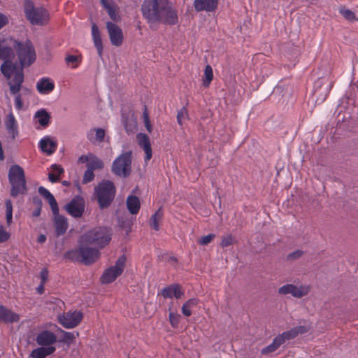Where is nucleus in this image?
<instances>
[{
    "label": "nucleus",
    "mask_w": 358,
    "mask_h": 358,
    "mask_svg": "<svg viewBox=\"0 0 358 358\" xmlns=\"http://www.w3.org/2000/svg\"><path fill=\"white\" fill-rule=\"evenodd\" d=\"M51 168L52 169L53 171L57 173L59 175H61L64 173V169L57 164H53L52 165Z\"/></svg>",
    "instance_id": "obj_59"
},
{
    "label": "nucleus",
    "mask_w": 358,
    "mask_h": 358,
    "mask_svg": "<svg viewBox=\"0 0 358 358\" xmlns=\"http://www.w3.org/2000/svg\"><path fill=\"white\" fill-rule=\"evenodd\" d=\"M213 69L210 65H206L204 70V78L203 79V85L205 87L209 86L210 83L213 80Z\"/></svg>",
    "instance_id": "obj_34"
},
{
    "label": "nucleus",
    "mask_w": 358,
    "mask_h": 358,
    "mask_svg": "<svg viewBox=\"0 0 358 358\" xmlns=\"http://www.w3.org/2000/svg\"><path fill=\"white\" fill-rule=\"evenodd\" d=\"M9 64V66L11 68L12 74H16V72L20 71V68L18 67V66L15 64H13V62L10 59H7Z\"/></svg>",
    "instance_id": "obj_58"
},
{
    "label": "nucleus",
    "mask_w": 358,
    "mask_h": 358,
    "mask_svg": "<svg viewBox=\"0 0 358 358\" xmlns=\"http://www.w3.org/2000/svg\"><path fill=\"white\" fill-rule=\"evenodd\" d=\"M234 238L231 234H229L226 236L222 237L221 246L222 248L228 247L234 243Z\"/></svg>",
    "instance_id": "obj_45"
},
{
    "label": "nucleus",
    "mask_w": 358,
    "mask_h": 358,
    "mask_svg": "<svg viewBox=\"0 0 358 358\" xmlns=\"http://www.w3.org/2000/svg\"><path fill=\"white\" fill-rule=\"evenodd\" d=\"M57 147V142L52 140L50 136L44 137L39 142V148L41 151L48 155L53 154L55 152Z\"/></svg>",
    "instance_id": "obj_23"
},
{
    "label": "nucleus",
    "mask_w": 358,
    "mask_h": 358,
    "mask_svg": "<svg viewBox=\"0 0 358 358\" xmlns=\"http://www.w3.org/2000/svg\"><path fill=\"white\" fill-rule=\"evenodd\" d=\"M174 284H171L166 287H164V289H162L161 291V294L164 297V298H169V299H171L173 297V291L174 290Z\"/></svg>",
    "instance_id": "obj_41"
},
{
    "label": "nucleus",
    "mask_w": 358,
    "mask_h": 358,
    "mask_svg": "<svg viewBox=\"0 0 358 358\" xmlns=\"http://www.w3.org/2000/svg\"><path fill=\"white\" fill-rule=\"evenodd\" d=\"M8 85L10 87V93L13 94H17L20 92L22 87V85H20L18 84H12L11 82H9Z\"/></svg>",
    "instance_id": "obj_52"
},
{
    "label": "nucleus",
    "mask_w": 358,
    "mask_h": 358,
    "mask_svg": "<svg viewBox=\"0 0 358 358\" xmlns=\"http://www.w3.org/2000/svg\"><path fill=\"white\" fill-rule=\"evenodd\" d=\"M127 207L129 213L136 215L138 213L141 203L139 198L135 195H129L127 199Z\"/></svg>",
    "instance_id": "obj_27"
},
{
    "label": "nucleus",
    "mask_w": 358,
    "mask_h": 358,
    "mask_svg": "<svg viewBox=\"0 0 358 358\" xmlns=\"http://www.w3.org/2000/svg\"><path fill=\"white\" fill-rule=\"evenodd\" d=\"M53 215H55L54 225L55 234L56 236L59 237L66 233L68 228V222L67 219L64 216L59 215V212L57 214Z\"/></svg>",
    "instance_id": "obj_21"
},
{
    "label": "nucleus",
    "mask_w": 358,
    "mask_h": 358,
    "mask_svg": "<svg viewBox=\"0 0 358 358\" xmlns=\"http://www.w3.org/2000/svg\"><path fill=\"white\" fill-rule=\"evenodd\" d=\"M92 35L94 46L97 50L99 56L101 57L103 54L102 41L99 27L94 22H92Z\"/></svg>",
    "instance_id": "obj_25"
},
{
    "label": "nucleus",
    "mask_w": 358,
    "mask_h": 358,
    "mask_svg": "<svg viewBox=\"0 0 358 358\" xmlns=\"http://www.w3.org/2000/svg\"><path fill=\"white\" fill-rule=\"evenodd\" d=\"M132 151L124 152L113 162L111 171L117 176L127 178L131 173Z\"/></svg>",
    "instance_id": "obj_9"
},
{
    "label": "nucleus",
    "mask_w": 358,
    "mask_h": 358,
    "mask_svg": "<svg viewBox=\"0 0 358 358\" xmlns=\"http://www.w3.org/2000/svg\"><path fill=\"white\" fill-rule=\"evenodd\" d=\"M187 116V110L185 107H182L177 114V122L179 125H182V120Z\"/></svg>",
    "instance_id": "obj_46"
},
{
    "label": "nucleus",
    "mask_w": 358,
    "mask_h": 358,
    "mask_svg": "<svg viewBox=\"0 0 358 358\" xmlns=\"http://www.w3.org/2000/svg\"><path fill=\"white\" fill-rule=\"evenodd\" d=\"M307 292L304 291V289L301 287H297L296 285L293 284H287L278 289V294L282 295H285L288 294H291L293 296L296 298H301L307 294Z\"/></svg>",
    "instance_id": "obj_16"
},
{
    "label": "nucleus",
    "mask_w": 358,
    "mask_h": 358,
    "mask_svg": "<svg viewBox=\"0 0 358 358\" xmlns=\"http://www.w3.org/2000/svg\"><path fill=\"white\" fill-rule=\"evenodd\" d=\"M194 8L197 12L206 10L212 12L217 9L218 6L217 0H194Z\"/></svg>",
    "instance_id": "obj_20"
},
{
    "label": "nucleus",
    "mask_w": 358,
    "mask_h": 358,
    "mask_svg": "<svg viewBox=\"0 0 358 358\" xmlns=\"http://www.w3.org/2000/svg\"><path fill=\"white\" fill-rule=\"evenodd\" d=\"M8 18L4 14L0 13V29L8 24Z\"/></svg>",
    "instance_id": "obj_55"
},
{
    "label": "nucleus",
    "mask_w": 358,
    "mask_h": 358,
    "mask_svg": "<svg viewBox=\"0 0 358 358\" xmlns=\"http://www.w3.org/2000/svg\"><path fill=\"white\" fill-rule=\"evenodd\" d=\"M180 315L171 313L169 314V320L172 326L176 327L179 323Z\"/></svg>",
    "instance_id": "obj_51"
},
{
    "label": "nucleus",
    "mask_w": 358,
    "mask_h": 358,
    "mask_svg": "<svg viewBox=\"0 0 358 358\" xmlns=\"http://www.w3.org/2000/svg\"><path fill=\"white\" fill-rule=\"evenodd\" d=\"M101 256L99 249L88 242H84L80 236L78 247L68 250L64 254V257L73 262H79L86 266L93 264Z\"/></svg>",
    "instance_id": "obj_1"
},
{
    "label": "nucleus",
    "mask_w": 358,
    "mask_h": 358,
    "mask_svg": "<svg viewBox=\"0 0 358 358\" xmlns=\"http://www.w3.org/2000/svg\"><path fill=\"white\" fill-rule=\"evenodd\" d=\"M8 181L11 185L10 196L15 198L19 194H26L27 187L23 169L17 164L10 166L8 171Z\"/></svg>",
    "instance_id": "obj_3"
},
{
    "label": "nucleus",
    "mask_w": 358,
    "mask_h": 358,
    "mask_svg": "<svg viewBox=\"0 0 358 358\" xmlns=\"http://www.w3.org/2000/svg\"><path fill=\"white\" fill-rule=\"evenodd\" d=\"M115 186L110 180H103L94 187L99 206L101 209L108 208L115 196Z\"/></svg>",
    "instance_id": "obj_6"
},
{
    "label": "nucleus",
    "mask_w": 358,
    "mask_h": 358,
    "mask_svg": "<svg viewBox=\"0 0 358 358\" xmlns=\"http://www.w3.org/2000/svg\"><path fill=\"white\" fill-rule=\"evenodd\" d=\"M144 107H145V110H144L143 113V117L144 122H147L150 121L149 115H148V113L147 111L146 106H145Z\"/></svg>",
    "instance_id": "obj_61"
},
{
    "label": "nucleus",
    "mask_w": 358,
    "mask_h": 358,
    "mask_svg": "<svg viewBox=\"0 0 358 358\" xmlns=\"http://www.w3.org/2000/svg\"><path fill=\"white\" fill-rule=\"evenodd\" d=\"M63 340L57 341V337H36V343L40 347L34 349L30 357L32 358H45L52 355L56 350L53 344L57 341L64 343L68 346L74 337H63Z\"/></svg>",
    "instance_id": "obj_5"
},
{
    "label": "nucleus",
    "mask_w": 358,
    "mask_h": 358,
    "mask_svg": "<svg viewBox=\"0 0 358 358\" xmlns=\"http://www.w3.org/2000/svg\"><path fill=\"white\" fill-rule=\"evenodd\" d=\"M24 10L27 19L33 25H43L49 20L48 10L43 7H35L31 0L25 1Z\"/></svg>",
    "instance_id": "obj_7"
},
{
    "label": "nucleus",
    "mask_w": 358,
    "mask_h": 358,
    "mask_svg": "<svg viewBox=\"0 0 358 358\" xmlns=\"http://www.w3.org/2000/svg\"><path fill=\"white\" fill-rule=\"evenodd\" d=\"M127 257L124 255H121L115 262L114 266L106 268L102 275L101 282L103 284H109L115 280L120 276L124 269L126 265Z\"/></svg>",
    "instance_id": "obj_11"
},
{
    "label": "nucleus",
    "mask_w": 358,
    "mask_h": 358,
    "mask_svg": "<svg viewBox=\"0 0 358 358\" xmlns=\"http://www.w3.org/2000/svg\"><path fill=\"white\" fill-rule=\"evenodd\" d=\"M40 276H41V282L42 284H45V281L48 280V271L46 268H43L41 273H40Z\"/></svg>",
    "instance_id": "obj_54"
},
{
    "label": "nucleus",
    "mask_w": 358,
    "mask_h": 358,
    "mask_svg": "<svg viewBox=\"0 0 358 358\" xmlns=\"http://www.w3.org/2000/svg\"><path fill=\"white\" fill-rule=\"evenodd\" d=\"M113 230L110 227H97L80 236L83 241L88 242L98 249L106 246L111 240Z\"/></svg>",
    "instance_id": "obj_2"
},
{
    "label": "nucleus",
    "mask_w": 358,
    "mask_h": 358,
    "mask_svg": "<svg viewBox=\"0 0 358 358\" xmlns=\"http://www.w3.org/2000/svg\"><path fill=\"white\" fill-rule=\"evenodd\" d=\"M32 202L37 208H42L43 203L41 199L38 196H35L33 197Z\"/></svg>",
    "instance_id": "obj_56"
},
{
    "label": "nucleus",
    "mask_w": 358,
    "mask_h": 358,
    "mask_svg": "<svg viewBox=\"0 0 358 358\" xmlns=\"http://www.w3.org/2000/svg\"><path fill=\"white\" fill-rule=\"evenodd\" d=\"M6 223L9 226L13 222V203L10 199L5 201Z\"/></svg>",
    "instance_id": "obj_36"
},
{
    "label": "nucleus",
    "mask_w": 358,
    "mask_h": 358,
    "mask_svg": "<svg viewBox=\"0 0 358 358\" xmlns=\"http://www.w3.org/2000/svg\"><path fill=\"white\" fill-rule=\"evenodd\" d=\"M48 179L51 182H57L59 180V178L55 176L53 173L48 174Z\"/></svg>",
    "instance_id": "obj_60"
},
{
    "label": "nucleus",
    "mask_w": 358,
    "mask_h": 358,
    "mask_svg": "<svg viewBox=\"0 0 358 358\" xmlns=\"http://www.w3.org/2000/svg\"><path fill=\"white\" fill-rule=\"evenodd\" d=\"M106 28L112 45L116 47L122 45L124 36L121 28L112 22H106Z\"/></svg>",
    "instance_id": "obj_15"
},
{
    "label": "nucleus",
    "mask_w": 358,
    "mask_h": 358,
    "mask_svg": "<svg viewBox=\"0 0 358 358\" xmlns=\"http://www.w3.org/2000/svg\"><path fill=\"white\" fill-rule=\"evenodd\" d=\"M163 216V212L162 208H159L151 217L150 227L156 231H158L159 223L158 220L161 219Z\"/></svg>",
    "instance_id": "obj_35"
},
{
    "label": "nucleus",
    "mask_w": 358,
    "mask_h": 358,
    "mask_svg": "<svg viewBox=\"0 0 358 358\" xmlns=\"http://www.w3.org/2000/svg\"><path fill=\"white\" fill-rule=\"evenodd\" d=\"M23 69L20 66V69L17 72H16V74H15L14 78L13 79V81L14 84H18L20 85H22V84L24 82V73H23Z\"/></svg>",
    "instance_id": "obj_42"
},
{
    "label": "nucleus",
    "mask_w": 358,
    "mask_h": 358,
    "mask_svg": "<svg viewBox=\"0 0 358 358\" xmlns=\"http://www.w3.org/2000/svg\"><path fill=\"white\" fill-rule=\"evenodd\" d=\"M65 61L68 64L69 63H76L78 62V57L76 55H69L66 57Z\"/></svg>",
    "instance_id": "obj_57"
},
{
    "label": "nucleus",
    "mask_w": 358,
    "mask_h": 358,
    "mask_svg": "<svg viewBox=\"0 0 358 358\" xmlns=\"http://www.w3.org/2000/svg\"><path fill=\"white\" fill-rule=\"evenodd\" d=\"M45 241H46V236L44 234H40L37 239V241L39 243H43L45 242Z\"/></svg>",
    "instance_id": "obj_62"
},
{
    "label": "nucleus",
    "mask_w": 358,
    "mask_h": 358,
    "mask_svg": "<svg viewBox=\"0 0 358 358\" xmlns=\"http://www.w3.org/2000/svg\"><path fill=\"white\" fill-rule=\"evenodd\" d=\"M79 336L78 331L66 332L58 327L55 324H50L48 329H45L40 333L37 334L36 336Z\"/></svg>",
    "instance_id": "obj_19"
},
{
    "label": "nucleus",
    "mask_w": 358,
    "mask_h": 358,
    "mask_svg": "<svg viewBox=\"0 0 358 358\" xmlns=\"http://www.w3.org/2000/svg\"><path fill=\"white\" fill-rule=\"evenodd\" d=\"M36 291L38 294H42L44 292V284H42V282H41L39 286L36 288Z\"/></svg>",
    "instance_id": "obj_64"
},
{
    "label": "nucleus",
    "mask_w": 358,
    "mask_h": 358,
    "mask_svg": "<svg viewBox=\"0 0 358 358\" xmlns=\"http://www.w3.org/2000/svg\"><path fill=\"white\" fill-rule=\"evenodd\" d=\"M118 224H119V227L122 229L126 230L127 234H128L131 231V228L133 224V222L130 217H118Z\"/></svg>",
    "instance_id": "obj_33"
},
{
    "label": "nucleus",
    "mask_w": 358,
    "mask_h": 358,
    "mask_svg": "<svg viewBox=\"0 0 358 358\" xmlns=\"http://www.w3.org/2000/svg\"><path fill=\"white\" fill-rule=\"evenodd\" d=\"M199 302V300L197 298H192L187 301L182 306V314L186 317L190 316L192 315L191 309L197 306Z\"/></svg>",
    "instance_id": "obj_32"
},
{
    "label": "nucleus",
    "mask_w": 358,
    "mask_h": 358,
    "mask_svg": "<svg viewBox=\"0 0 358 358\" xmlns=\"http://www.w3.org/2000/svg\"><path fill=\"white\" fill-rule=\"evenodd\" d=\"M174 290L173 291V296H175L176 299H180L182 296H184L185 293L182 290V287L179 284H174Z\"/></svg>",
    "instance_id": "obj_48"
},
{
    "label": "nucleus",
    "mask_w": 358,
    "mask_h": 358,
    "mask_svg": "<svg viewBox=\"0 0 358 358\" xmlns=\"http://www.w3.org/2000/svg\"><path fill=\"white\" fill-rule=\"evenodd\" d=\"M95 176L94 173V171L88 169L87 168V170L85 171L83 178V183L87 184L91 181H92L94 178Z\"/></svg>",
    "instance_id": "obj_43"
},
{
    "label": "nucleus",
    "mask_w": 358,
    "mask_h": 358,
    "mask_svg": "<svg viewBox=\"0 0 358 358\" xmlns=\"http://www.w3.org/2000/svg\"><path fill=\"white\" fill-rule=\"evenodd\" d=\"M100 3L103 8L106 10L110 18L113 21L117 22L120 20V16L117 15L113 5L108 0H100Z\"/></svg>",
    "instance_id": "obj_31"
},
{
    "label": "nucleus",
    "mask_w": 358,
    "mask_h": 358,
    "mask_svg": "<svg viewBox=\"0 0 358 358\" xmlns=\"http://www.w3.org/2000/svg\"><path fill=\"white\" fill-rule=\"evenodd\" d=\"M9 238L10 234L6 232L2 226L0 227V243L6 242Z\"/></svg>",
    "instance_id": "obj_49"
},
{
    "label": "nucleus",
    "mask_w": 358,
    "mask_h": 358,
    "mask_svg": "<svg viewBox=\"0 0 358 358\" xmlns=\"http://www.w3.org/2000/svg\"><path fill=\"white\" fill-rule=\"evenodd\" d=\"M105 137V131L103 129L98 128L96 129V140L99 142H103Z\"/></svg>",
    "instance_id": "obj_50"
},
{
    "label": "nucleus",
    "mask_w": 358,
    "mask_h": 358,
    "mask_svg": "<svg viewBox=\"0 0 358 358\" xmlns=\"http://www.w3.org/2000/svg\"><path fill=\"white\" fill-rule=\"evenodd\" d=\"M41 208H37L36 207L35 210L32 213V216L34 217H38L41 215Z\"/></svg>",
    "instance_id": "obj_63"
},
{
    "label": "nucleus",
    "mask_w": 358,
    "mask_h": 358,
    "mask_svg": "<svg viewBox=\"0 0 358 358\" xmlns=\"http://www.w3.org/2000/svg\"><path fill=\"white\" fill-rule=\"evenodd\" d=\"M173 26L178 23V10L169 0H164L162 5L159 15L157 16V24Z\"/></svg>",
    "instance_id": "obj_10"
},
{
    "label": "nucleus",
    "mask_w": 358,
    "mask_h": 358,
    "mask_svg": "<svg viewBox=\"0 0 358 358\" xmlns=\"http://www.w3.org/2000/svg\"><path fill=\"white\" fill-rule=\"evenodd\" d=\"M310 327L309 324H305L303 325L296 326L289 331H285L278 336H298L299 334H304L308 332Z\"/></svg>",
    "instance_id": "obj_30"
},
{
    "label": "nucleus",
    "mask_w": 358,
    "mask_h": 358,
    "mask_svg": "<svg viewBox=\"0 0 358 358\" xmlns=\"http://www.w3.org/2000/svg\"><path fill=\"white\" fill-rule=\"evenodd\" d=\"M340 13L350 22L357 21L358 19L356 17L355 14L349 9H345V8H340Z\"/></svg>",
    "instance_id": "obj_38"
},
{
    "label": "nucleus",
    "mask_w": 358,
    "mask_h": 358,
    "mask_svg": "<svg viewBox=\"0 0 358 358\" xmlns=\"http://www.w3.org/2000/svg\"><path fill=\"white\" fill-rule=\"evenodd\" d=\"M5 125L8 134L11 136V138L14 140L18 136L19 132L17 122L12 113L7 115Z\"/></svg>",
    "instance_id": "obj_24"
},
{
    "label": "nucleus",
    "mask_w": 358,
    "mask_h": 358,
    "mask_svg": "<svg viewBox=\"0 0 358 358\" xmlns=\"http://www.w3.org/2000/svg\"><path fill=\"white\" fill-rule=\"evenodd\" d=\"M15 106L17 110H22L23 108V101L21 98V95L18 94L15 99Z\"/></svg>",
    "instance_id": "obj_53"
},
{
    "label": "nucleus",
    "mask_w": 358,
    "mask_h": 358,
    "mask_svg": "<svg viewBox=\"0 0 358 358\" xmlns=\"http://www.w3.org/2000/svg\"><path fill=\"white\" fill-rule=\"evenodd\" d=\"M15 50L22 68L31 66L36 59V54L31 41L27 39L24 43L10 38Z\"/></svg>",
    "instance_id": "obj_4"
},
{
    "label": "nucleus",
    "mask_w": 358,
    "mask_h": 358,
    "mask_svg": "<svg viewBox=\"0 0 358 358\" xmlns=\"http://www.w3.org/2000/svg\"><path fill=\"white\" fill-rule=\"evenodd\" d=\"M303 253H304V252L303 250H296L289 253L287 256V260L290 261V262L296 260V259H299L303 255Z\"/></svg>",
    "instance_id": "obj_44"
},
{
    "label": "nucleus",
    "mask_w": 358,
    "mask_h": 358,
    "mask_svg": "<svg viewBox=\"0 0 358 358\" xmlns=\"http://www.w3.org/2000/svg\"><path fill=\"white\" fill-rule=\"evenodd\" d=\"M1 71L2 74L6 77L7 79H10L12 75L11 68L9 66L8 62L5 60L1 66Z\"/></svg>",
    "instance_id": "obj_40"
},
{
    "label": "nucleus",
    "mask_w": 358,
    "mask_h": 358,
    "mask_svg": "<svg viewBox=\"0 0 358 358\" xmlns=\"http://www.w3.org/2000/svg\"><path fill=\"white\" fill-rule=\"evenodd\" d=\"M13 55L14 52L11 47L3 46L0 48V59L6 60Z\"/></svg>",
    "instance_id": "obj_39"
},
{
    "label": "nucleus",
    "mask_w": 358,
    "mask_h": 358,
    "mask_svg": "<svg viewBox=\"0 0 358 358\" xmlns=\"http://www.w3.org/2000/svg\"><path fill=\"white\" fill-rule=\"evenodd\" d=\"M19 320L20 316L18 314L6 306L0 305V323L10 324L17 322Z\"/></svg>",
    "instance_id": "obj_17"
},
{
    "label": "nucleus",
    "mask_w": 358,
    "mask_h": 358,
    "mask_svg": "<svg viewBox=\"0 0 358 358\" xmlns=\"http://www.w3.org/2000/svg\"><path fill=\"white\" fill-rule=\"evenodd\" d=\"M83 317V315L80 311L69 312L59 316V321L65 328H73L80 322Z\"/></svg>",
    "instance_id": "obj_14"
},
{
    "label": "nucleus",
    "mask_w": 358,
    "mask_h": 358,
    "mask_svg": "<svg viewBox=\"0 0 358 358\" xmlns=\"http://www.w3.org/2000/svg\"><path fill=\"white\" fill-rule=\"evenodd\" d=\"M286 337H275L272 343L264 348L261 350L262 355H268L275 352L282 343H285Z\"/></svg>",
    "instance_id": "obj_28"
},
{
    "label": "nucleus",
    "mask_w": 358,
    "mask_h": 358,
    "mask_svg": "<svg viewBox=\"0 0 358 358\" xmlns=\"http://www.w3.org/2000/svg\"><path fill=\"white\" fill-rule=\"evenodd\" d=\"M215 237V235L213 234H210L207 236H204L203 237H201L198 243L201 245H208V243H210L213 240V238Z\"/></svg>",
    "instance_id": "obj_47"
},
{
    "label": "nucleus",
    "mask_w": 358,
    "mask_h": 358,
    "mask_svg": "<svg viewBox=\"0 0 358 358\" xmlns=\"http://www.w3.org/2000/svg\"><path fill=\"white\" fill-rule=\"evenodd\" d=\"M87 168L92 171L97 169H102L103 168V162L96 157H94V159L87 162L86 165Z\"/></svg>",
    "instance_id": "obj_37"
},
{
    "label": "nucleus",
    "mask_w": 358,
    "mask_h": 358,
    "mask_svg": "<svg viewBox=\"0 0 358 358\" xmlns=\"http://www.w3.org/2000/svg\"><path fill=\"white\" fill-rule=\"evenodd\" d=\"M54 88V83L48 78H41L36 84V89L41 94H49Z\"/></svg>",
    "instance_id": "obj_26"
},
{
    "label": "nucleus",
    "mask_w": 358,
    "mask_h": 358,
    "mask_svg": "<svg viewBox=\"0 0 358 358\" xmlns=\"http://www.w3.org/2000/svg\"><path fill=\"white\" fill-rule=\"evenodd\" d=\"M164 2V0H144L141 5L142 15L152 29H157V16Z\"/></svg>",
    "instance_id": "obj_8"
},
{
    "label": "nucleus",
    "mask_w": 358,
    "mask_h": 358,
    "mask_svg": "<svg viewBox=\"0 0 358 358\" xmlns=\"http://www.w3.org/2000/svg\"><path fill=\"white\" fill-rule=\"evenodd\" d=\"M34 118L38 119L41 127H47L50 124V115L45 109L42 108L35 113Z\"/></svg>",
    "instance_id": "obj_29"
},
{
    "label": "nucleus",
    "mask_w": 358,
    "mask_h": 358,
    "mask_svg": "<svg viewBox=\"0 0 358 358\" xmlns=\"http://www.w3.org/2000/svg\"><path fill=\"white\" fill-rule=\"evenodd\" d=\"M38 192L45 199L48 201L50 206L52 213L57 214V213L59 211V206L53 194L42 186L38 187Z\"/></svg>",
    "instance_id": "obj_22"
},
{
    "label": "nucleus",
    "mask_w": 358,
    "mask_h": 358,
    "mask_svg": "<svg viewBox=\"0 0 358 358\" xmlns=\"http://www.w3.org/2000/svg\"><path fill=\"white\" fill-rule=\"evenodd\" d=\"M332 87L331 83L324 82L322 78H319L314 84V91L313 96L315 98L316 101H323L328 96Z\"/></svg>",
    "instance_id": "obj_13"
},
{
    "label": "nucleus",
    "mask_w": 358,
    "mask_h": 358,
    "mask_svg": "<svg viewBox=\"0 0 358 358\" xmlns=\"http://www.w3.org/2000/svg\"><path fill=\"white\" fill-rule=\"evenodd\" d=\"M64 208L73 217H81L85 210V200L81 196L76 195L65 205Z\"/></svg>",
    "instance_id": "obj_12"
},
{
    "label": "nucleus",
    "mask_w": 358,
    "mask_h": 358,
    "mask_svg": "<svg viewBox=\"0 0 358 358\" xmlns=\"http://www.w3.org/2000/svg\"><path fill=\"white\" fill-rule=\"evenodd\" d=\"M139 146L143 149L145 153V161H149L152 158V148L149 136L143 133L136 135Z\"/></svg>",
    "instance_id": "obj_18"
}]
</instances>
